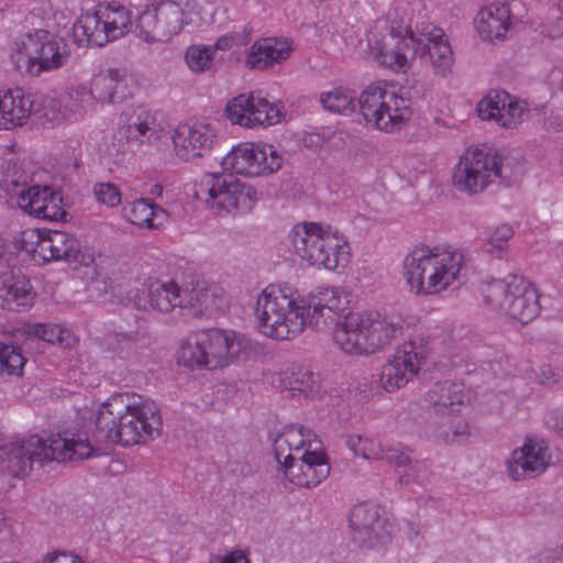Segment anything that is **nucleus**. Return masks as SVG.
<instances>
[{
  "label": "nucleus",
  "mask_w": 563,
  "mask_h": 563,
  "mask_svg": "<svg viewBox=\"0 0 563 563\" xmlns=\"http://www.w3.org/2000/svg\"><path fill=\"white\" fill-rule=\"evenodd\" d=\"M346 308L336 287H320L310 297H301L286 284H271L257 295L254 318L258 332L276 341L294 340L307 328L332 329L336 347L352 356L383 351L401 334V325L378 311L341 313Z\"/></svg>",
  "instance_id": "1"
},
{
  "label": "nucleus",
  "mask_w": 563,
  "mask_h": 563,
  "mask_svg": "<svg viewBox=\"0 0 563 563\" xmlns=\"http://www.w3.org/2000/svg\"><path fill=\"white\" fill-rule=\"evenodd\" d=\"M159 407L150 398L121 393L101 402L95 413L96 430L69 428L46 438L37 434L0 445V463L18 475L31 471L34 462H67L89 459L99 443L132 446L161 434Z\"/></svg>",
  "instance_id": "2"
},
{
  "label": "nucleus",
  "mask_w": 563,
  "mask_h": 563,
  "mask_svg": "<svg viewBox=\"0 0 563 563\" xmlns=\"http://www.w3.org/2000/svg\"><path fill=\"white\" fill-rule=\"evenodd\" d=\"M405 4L393 5L376 21L367 38L372 57L382 66L406 74L416 57H427L433 74L446 77L452 71L453 52L444 31L430 21L410 27Z\"/></svg>",
  "instance_id": "3"
},
{
  "label": "nucleus",
  "mask_w": 563,
  "mask_h": 563,
  "mask_svg": "<svg viewBox=\"0 0 563 563\" xmlns=\"http://www.w3.org/2000/svg\"><path fill=\"white\" fill-rule=\"evenodd\" d=\"M463 253L450 245H418L402 262V275L410 291L420 296L440 295L460 283Z\"/></svg>",
  "instance_id": "4"
},
{
  "label": "nucleus",
  "mask_w": 563,
  "mask_h": 563,
  "mask_svg": "<svg viewBox=\"0 0 563 563\" xmlns=\"http://www.w3.org/2000/svg\"><path fill=\"white\" fill-rule=\"evenodd\" d=\"M290 244L301 263L316 269L336 272L351 261L347 238L338 229L319 222H302L289 231Z\"/></svg>",
  "instance_id": "5"
},
{
  "label": "nucleus",
  "mask_w": 563,
  "mask_h": 563,
  "mask_svg": "<svg viewBox=\"0 0 563 563\" xmlns=\"http://www.w3.org/2000/svg\"><path fill=\"white\" fill-rule=\"evenodd\" d=\"M241 346V338L234 331L200 330L180 341L175 360L179 366L190 371H216L232 364Z\"/></svg>",
  "instance_id": "6"
},
{
  "label": "nucleus",
  "mask_w": 563,
  "mask_h": 563,
  "mask_svg": "<svg viewBox=\"0 0 563 563\" xmlns=\"http://www.w3.org/2000/svg\"><path fill=\"white\" fill-rule=\"evenodd\" d=\"M132 25L130 8L115 1L102 2L77 19L73 38L80 46H103L124 36Z\"/></svg>",
  "instance_id": "7"
},
{
  "label": "nucleus",
  "mask_w": 563,
  "mask_h": 563,
  "mask_svg": "<svg viewBox=\"0 0 563 563\" xmlns=\"http://www.w3.org/2000/svg\"><path fill=\"white\" fill-rule=\"evenodd\" d=\"M358 104L365 122L384 133H395L406 126L411 118L410 102L388 84L377 82L366 87Z\"/></svg>",
  "instance_id": "8"
},
{
  "label": "nucleus",
  "mask_w": 563,
  "mask_h": 563,
  "mask_svg": "<svg viewBox=\"0 0 563 563\" xmlns=\"http://www.w3.org/2000/svg\"><path fill=\"white\" fill-rule=\"evenodd\" d=\"M11 57L19 68L37 76L64 66L69 57V48L63 37L37 30L15 40Z\"/></svg>",
  "instance_id": "9"
},
{
  "label": "nucleus",
  "mask_w": 563,
  "mask_h": 563,
  "mask_svg": "<svg viewBox=\"0 0 563 563\" xmlns=\"http://www.w3.org/2000/svg\"><path fill=\"white\" fill-rule=\"evenodd\" d=\"M198 196L219 216L249 213L257 201V191L252 185L217 173L202 176Z\"/></svg>",
  "instance_id": "10"
},
{
  "label": "nucleus",
  "mask_w": 563,
  "mask_h": 563,
  "mask_svg": "<svg viewBox=\"0 0 563 563\" xmlns=\"http://www.w3.org/2000/svg\"><path fill=\"white\" fill-rule=\"evenodd\" d=\"M485 299L495 309L520 323L532 321L540 312L536 287L522 276H508L487 284Z\"/></svg>",
  "instance_id": "11"
},
{
  "label": "nucleus",
  "mask_w": 563,
  "mask_h": 563,
  "mask_svg": "<svg viewBox=\"0 0 563 563\" xmlns=\"http://www.w3.org/2000/svg\"><path fill=\"white\" fill-rule=\"evenodd\" d=\"M192 0H157L137 18L139 37L147 43H165L191 22Z\"/></svg>",
  "instance_id": "12"
},
{
  "label": "nucleus",
  "mask_w": 563,
  "mask_h": 563,
  "mask_svg": "<svg viewBox=\"0 0 563 563\" xmlns=\"http://www.w3.org/2000/svg\"><path fill=\"white\" fill-rule=\"evenodd\" d=\"M501 176V158L492 148L475 145L466 148L453 167L452 184L466 195H478Z\"/></svg>",
  "instance_id": "13"
},
{
  "label": "nucleus",
  "mask_w": 563,
  "mask_h": 563,
  "mask_svg": "<svg viewBox=\"0 0 563 563\" xmlns=\"http://www.w3.org/2000/svg\"><path fill=\"white\" fill-rule=\"evenodd\" d=\"M285 155L274 144L264 141L242 142L222 158L221 166L234 175L258 178L277 174L284 166Z\"/></svg>",
  "instance_id": "14"
},
{
  "label": "nucleus",
  "mask_w": 563,
  "mask_h": 563,
  "mask_svg": "<svg viewBox=\"0 0 563 563\" xmlns=\"http://www.w3.org/2000/svg\"><path fill=\"white\" fill-rule=\"evenodd\" d=\"M429 338L415 335L405 341L382 367L380 386L395 393L416 377L430 355Z\"/></svg>",
  "instance_id": "15"
},
{
  "label": "nucleus",
  "mask_w": 563,
  "mask_h": 563,
  "mask_svg": "<svg viewBox=\"0 0 563 563\" xmlns=\"http://www.w3.org/2000/svg\"><path fill=\"white\" fill-rule=\"evenodd\" d=\"M225 117L243 129H266L282 122L285 117L283 106L271 101L261 92L241 93L228 101Z\"/></svg>",
  "instance_id": "16"
},
{
  "label": "nucleus",
  "mask_w": 563,
  "mask_h": 563,
  "mask_svg": "<svg viewBox=\"0 0 563 563\" xmlns=\"http://www.w3.org/2000/svg\"><path fill=\"white\" fill-rule=\"evenodd\" d=\"M551 463L552 453L547 440L530 434L510 452L505 461V468L510 481L523 482L544 474Z\"/></svg>",
  "instance_id": "17"
},
{
  "label": "nucleus",
  "mask_w": 563,
  "mask_h": 563,
  "mask_svg": "<svg viewBox=\"0 0 563 563\" xmlns=\"http://www.w3.org/2000/svg\"><path fill=\"white\" fill-rule=\"evenodd\" d=\"M353 541L364 549H379L391 539L383 509L374 503H361L350 514Z\"/></svg>",
  "instance_id": "18"
},
{
  "label": "nucleus",
  "mask_w": 563,
  "mask_h": 563,
  "mask_svg": "<svg viewBox=\"0 0 563 563\" xmlns=\"http://www.w3.org/2000/svg\"><path fill=\"white\" fill-rule=\"evenodd\" d=\"M216 136L214 128L203 120L179 123L172 135L174 153L180 161L196 162L210 154Z\"/></svg>",
  "instance_id": "19"
},
{
  "label": "nucleus",
  "mask_w": 563,
  "mask_h": 563,
  "mask_svg": "<svg viewBox=\"0 0 563 563\" xmlns=\"http://www.w3.org/2000/svg\"><path fill=\"white\" fill-rule=\"evenodd\" d=\"M12 199L20 210L31 217L55 222L66 219L63 197L49 186L33 185L18 188Z\"/></svg>",
  "instance_id": "20"
},
{
  "label": "nucleus",
  "mask_w": 563,
  "mask_h": 563,
  "mask_svg": "<svg viewBox=\"0 0 563 563\" xmlns=\"http://www.w3.org/2000/svg\"><path fill=\"white\" fill-rule=\"evenodd\" d=\"M476 111L484 121H494L505 129H515L523 120L527 106L504 90H490L477 103Z\"/></svg>",
  "instance_id": "21"
},
{
  "label": "nucleus",
  "mask_w": 563,
  "mask_h": 563,
  "mask_svg": "<svg viewBox=\"0 0 563 563\" xmlns=\"http://www.w3.org/2000/svg\"><path fill=\"white\" fill-rule=\"evenodd\" d=\"M280 478L297 487H316L330 473V467L324 455L318 452H310L305 456H298L284 462H278Z\"/></svg>",
  "instance_id": "22"
},
{
  "label": "nucleus",
  "mask_w": 563,
  "mask_h": 563,
  "mask_svg": "<svg viewBox=\"0 0 563 563\" xmlns=\"http://www.w3.org/2000/svg\"><path fill=\"white\" fill-rule=\"evenodd\" d=\"M514 24L515 16L507 2H492L481 8L474 18L475 32L487 43L506 41Z\"/></svg>",
  "instance_id": "23"
},
{
  "label": "nucleus",
  "mask_w": 563,
  "mask_h": 563,
  "mask_svg": "<svg viewBox=\"0 0 563 563\" xmlns=\"http://www.w3.org/2000/svg\"><path fill=\"white\" fill-rule=\"evenodd\" d=\"M222 301L223 290L200 277H191L179 286L178 308L194 316L212 312Z\"/></svg>",
  "instance_id": "24"
},
{
  "label": "nucleus",
  "mask_w": 563,
  "mask_h": 563,
  "mask_svg": "<svg viewBox=\"0 0 563 563\" xmlns=\"http://www.w3.org/2000/svg\"><path fill=\"white\" fill-rule=\"evenodd\" d=\"M273 449L277 462L297 459L310 454V452L319 451L316 434L300 424L285 427L274 439Z\"/></svg>",
  "instance_id": "25"
},
{
  "label": "nucleus",
  "mask_w": 563,
  "mask_h": 563,
  "mask_svg": "<svg viewBox=\"0 0 563 563\" xmlns=\"http://www.w3.org/2000/svg\"><path fill=\"white\" fill-rule=\"evenodd\" d=\"M471 390L462 383L445 380L428 393V401L444 417H459L470 408Z\"/></svg>",
  "instance_id": "26"
},
{
  "label": "nucleus",
  "mask_w": 563,
  "mask_h": 563,
  "mask_svg": "<svg viewBox=\"0 0 563 563\" xmlns=\"http://www.w3.org/2000/svg\"><path fill=\"white\" fill-rule=\"evenodd\" d=\"M36 292L29 279L12 269L0 272V308L25 311L33 307Z\"/></svg>",
  "instance_id": "27"
},
{
  "label": "nucleus",
  "mask_w": 563,
  "mask_h": 563,
  "mask_svg": "<svg viewBox=\"0 0 563 563\" xmlns=\"http://www.w3.org/2000/svg\"><path fill=\"white\" fill-rule=\"evenodd\" d=\"M43 245V263L65 261L89 266L95 261L92 253H81L79 241L65 231L47 230Z\"/></svg>",
  "instance_id": "28"
},
{
  "label": "nucleus",
  "mask_w": 563,
  "mask_h": 563,
  "mask_svg": "<svg viewBox=\"0 0 563 563\" xmlns=\"http://www.w3.org/2000/svg\"><path fill=\"white\" fill-rule=\"evenodd\" d=\"M34 101L21 88L0 90V131H10L27 123Z\"/></svg>",
  "instance_id": "29"
},
{
  "label": "nucleus",
  "mask_w": 563,
  "mask_h": 563,
  "mask_svg": "<svg viewBox=\"0 0 563 563\" xmlns=\"http://www.w3.org/2000/svg\"><path fill=\"white\" fill-rule=\"evenodd\" d=\"M292 51V42L288 38L263 37L252 44L245 64L252 69H266L287 60Z\"/></svg>",
  "instance_id": "30"
},
{
  "label": "nucleus",
  "mask_w": 563,
  "mask_h": 563,
  "mask_svg": "<svg viewBox=\"0 0 563 563\" xmlns=\"http://www.w3.org/2000/svg\"><path fill=\"white\" fill-rule=\"evenodd\" d=\"M179 286L174 282L150 280L135 297V305L143 310L168 313L178 307Z\"/></svg>",
  "instance_id": "31"
},
{
  "label": "nucleus",
  "mask_w": 563,
  "mask_h": 563,
  "mask_svg": "<svg viewBox=\"0 0 563 563\" xmlns=\"http://www.w3.org/2000/svg\"><path fill=\"white\" fill-rule=\"evenodd\" d=\"M56 110L60 120L77 122L95 110L93 95L88 86L78 85L59 97Z\"/></svg>",
  "instance_id": "32"
},
{
  "label": "nucleus",
  "mask_w": 563,
  "mask_h": 563,
  "mask_svg": "<svg viewBox=\"0 0 563 563\" xmlns=\"http://www.w3.org/2000/svg\"><path fill=\"white\" fill-rule=\"evenodd\" d=\"M15 332L24 340L40 339L63 347H71L77 343V338L69 328L55 323L26 322L16 328Z\"/></svg>",
  "instance_id": "33"
},
{
  "label": "nucleus",
  "mask_w": 563,
  "mask_h": 563,
  "mask_svg": "<svg viewBox=\"0 0 563 563\" xmlns=\"http://www.w3.org/2000/svg\"><path fill=\"white\" fill-rule=\"evenodd\" d=\"M273 384L303 398H314L321 390L319 375L303 368L282 371Z\"/></svg>",
  "instance_id": "34"
},
{
  "label": "nucleus",
  "mask_w": 563,
  "mask_h": 563,
  "mask_svg": "<svg viewBox=\"0 0 563 563\" xmlns=\"http://www.w3.org/2000/svg\"><path fill=\"white\" fill-rule=\"evenodd\" d=\"M124 218L132 224L158 229L167 221L166 211L148 199H137L123 208Z\"/></svg>",
  "instance_id": "35"
},
{
  "label": "nucleus",
  "mask_w": 563,
  "mask_h": 563,
  "mask_svg": "<svg viewBox=\"0 0 563 563\" xmlns=\"http://www.w3.org/2000/svg\"><path fill=\"white\" fill-rule=\"evenodd\" d=\"M155 120L147 113L142 112L123 128V135L129 143L141 145L142 143L153 144L158 141L159 134L155 131Z\"/></svg>",
  "instance_id": "36"
},
{
  "label": "nucleus",
  "mask_w": 563,
  "mask_h": 563,
  "mask_svg": "<svg viewBox=\"0 0 563 563\" xmlns=\"http://www.w3.org/2000/svg\"><path fill=\"white\" fill-rule=\"evenodd\" d=\"M320 103L329 112L351 114L356 108V93L354 90L339 86L320 93Z\"/></svg>",
  "instance_id": "37"
},
{
  "label": "nucleus",
  "mask_w": 563,
  "mask_h": 563,
  "mask_svg": "<svg viewBox=\"0 0 563 563\" xmlns=\"http://www.w3.org/2000/svg\"><path fill=\"white\" fill-rule=\"evenodd\" d=\"M122 82L118 70H110L106 75L97 76L92 79L91 90L93 95V103L112 102L120 92Z\"/></svg>",
  "instance_id": "38"
},
{
  "label": "nucleus",
  "mask_w": 563,
  "mask_h": 563,
  "mask_svg": "<svg viewBox=\"0 0 563 563\" xmlns=\"http://www.w3.org/2000/svg\"><path fill=\"white\" fill-rule=\"evenodd\" d=\"M47 230L27 228L21 231L14 239L15 246L27 253L36 263H43L44 239Z\"/></svg>",
  "instance_id": "39"
},
{
  "label": "nucleus",
  "mask_w": 563,
  "mask_h": 563,
  "mask_svg": "<svg viewBox=\"0 0 563 563\" xmlns=\"http://www.w3.org/2000/svg\"><path fill=\"white\" fill-rule=\"evenodd\" d=\"M346 446L355 456L367 461H380L384 453V444L382 442L361 434L349 435Z\"/></svg>",
  "instance_id": "40"
},
{
  "label": "nucleus",
  "mask_w": 563,
  "mask_h": 563,
  "mask_svg": "<svg viewBox=\"0 0 563 563\" xmlns=\"http://www.w3.org/2000/svg\"><path fill=\"white\" fill-rule=\"evenodd\" d=\"M213 59L214 53L210 45H190L185 53L186 65L195 74H202L209 70Z\"/></svg>",
  "instance_id": "41"
},
{
  "label": "nucleus",
  "mask_w": 563,
  "mask_h": 563,
  "mask_svg": "<svg viewBox=\"0 0 563 563\" xmlns=\"http://www.w3.org/2000/svg\"><path fill=\"white\" fill-rule=\"evenodd\" d=\"M514 229L507 223L489 229L484 243V250L495 256H500L508 249V243L514 236Z\"/></svg>",
  "instance_id": "42"
},
{
  "label": "nucleus",
  "mask_w": 563,
  "mask_h": 563,
  "mask_svg": "<svg viewBox=\"0 0 563 563\" xmlns=\"http://www.w3.org/2000/svg\"><path fill=\"white\" fill-rule=\"evenodd\" d=\"M446 418L449 419L446 429L440 433V437H442L445 442L464 443L473 435L472 424L464 415Z\"/></svg>",
  "instance_id": "43"
},
{
  "label": "nucleus",
  "mask_w": 563,
  "mask_h": 563,
  "mask_svg": "<svg viewBox=\"0 0 563 563\" xmlns=\"http://www.w3.org/2000/svg\"><path fill=\"white\" fill-rule=\"evenodd\" d=\"M252 31L250 25L235 27L233 31L219 36L210 47L216 54L217 51L225 52L234 47L246 45L251 40Z\"/></svg>",
  "instance_id": "44"
},
{
  "label": "nucleus",
  "mask_w": 563,
  "mask_h": 563,
  "mask_svg": "<svg viewBox=\"0 0 563 563\" xmlns=\"http://www.w3.org/2000/svg\"><path fill=\"white\" fill-rule=\"evenodd\" d=\"M24 364L25 358L18 349L0 342V375L19 376Z\"/></svg>",
  "instance_id": "45"
},
{
  "label": "nucleus",
  "mask_w": 563,
  "mask_h": 563,
  "mask_svg": "<svg viewBox=\"0 0 563 563\" xmlns=\"http://www.w3.org/2000/svg\"><path fill=\"white\" fill-rule=\"evenodd\" d=\"M383 451L384 453L380 461H385L399 467H407L412 462L410 450L406 448L384 444Z\"/></svg>",
  "instance_id": "46"
},
{
  "label": "nucleus",
  "mask_w": 563,
  "mask_h": 563,
  "mask_svg": "<svg viewBox=\"0 0 563 563\" xmlns=\"http://www.w3.org/2000/svg\"><path fill=\"white\" fill-rule=\"evenodd\" d=\"M93 192L98 201L108 207H115L121 203V192L119 188L113 184H97L93 188Z\"/></svg>",
  "instance_id": "47"
},
{
  "label": "nucleus",
  "mask_w": 563,
  "mask_h": 563,
  "mask_svg": "<svg viewBox=\"0 0 563 563\" xmlns=\"http://www.w3.org/2000/svg\"><path fill=\"white\" fill-rule=\"evenodd\" d=\"M218 563H250V560L245 552L236 550L222 556Z\"/></svg>",
  "instance_id": "48"
},
{
  "label": "nucleus",
  "mask_w": 563,
  "mask_h": 563,
  "mask_svg": "<svg viewBox=\"0 0 563 563\" xmlns=\"http://www.w3.org/2000/svg\"><path fill=\"white\" fill-rule=\"evenodd\" d=\"M548 424L563 437V409L553 411L548 419Z\"/></svg>",
  "instance_id": "49"
},
{
  "label": "nucleus",
  "mask_w": 563,
  "mask_h": 563,
  "mask_svg": "<svg viewBox=\"0 0 563 563\" xmlns=\"http://www.w3.org/2000/svg\"><path fill=\"white\" fill-rule=\"evenodd\" d=\"M544 124L548 129L563 131V118L554 114L553 112H551L550 115L547 117Z\"/></svg>",
  "instance_id": "50"
},
{
  "label": "nucleus",
  "mask_w": 563,
  "mask_h": 563,
  "mask_svg": "<svg viewBox=\"0 0 563 563\" xmlns=\"http://www.w3.org/2000/svg\"><path fill=\"white\" fill-rule=\"evenodd\" d=\"M549 34L553 37L563 35V19L558 21V27L549 30Z\"/></svg>",
  "instance_id": "51"
},
{
  "label": "nucleus",
  "mask_w": 563,
  "mask_h": 563,
  "mask_svg": "<svg viewBox=\"0 0 563 563\" xmlns=\"http://www.w3.org/2000/svg\"><path fill=\"white\" fill-rule=\"evenodd\" d=\"M556 257L561 264V267L563 268V243L559 246L556 251Z\"/></svg>",
  "instance_id": "52"
},
{
  "label": "nucleus",
  "mask_w": 563,
  "mask_h": 563,
  "mask_svg": "<svg viewBox=\"0 0 563 563\" xmlns=\"http://www.w3.org/2000/svg\"><path fill=\"white\" fill-rule=\"evenodd\" d=\"M558 9L563 13V0L558 1Z\"/></svg>",
  "instance_id": "53"
}]
</instances>
